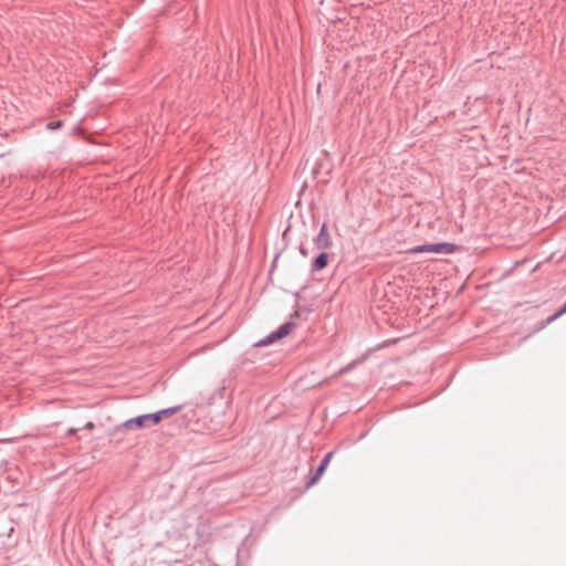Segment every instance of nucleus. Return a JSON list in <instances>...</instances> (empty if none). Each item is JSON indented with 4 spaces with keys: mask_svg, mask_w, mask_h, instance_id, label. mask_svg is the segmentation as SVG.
<instances>
[{
    "mask_svg": "<svg viewBox=\"0 0 566 566\" xmlns=\"http://www.w3.org/2000/svg\"><path fill=\"white\" fill-rule=\"evenodd\" d=\"M459 250V247L449 242H439L431 244H422L417 245L409 249L410 253H422V252H432V253H441V254H451Z\"/></svg>",
    "mask_w": 566,
    "mask_h": 566,
    "instance_id": "nucleus-1",
    "label": "nucleus"
},
{
    "mask_svg": "<svg viewBox=\"0 0 566 566\" xmlns=\"http://www.w3.org/2000/svg\"><path fill=\"white\" fill-rule=\"evenodd\" d=\"M296 327V324L293 321H289L281 325L276 331L269 334L264 339L258 342L255 346H266L269 344H272L276 340H280L287 336L294 328Z\"/></svg>",
    "mask_w": 566,
    "mask_h": 566,
    "instance_id": "nucleus-2",
    "label": "nucleus"
},
{
    "mask_svg": "<svg viewBox=\"0 0 566 566\" xmlns=\"http://www.w3.org/2000/svg\"><path fill=\"white\" fill-rule=\"evenodd\" d=\"M149 424H154V413L142 415L132 419L124 421L122 424L115 428L116 431L120 429H139Z\"/></svg>",
    "mask_w": 566,
    "mask_h": 566,
    "instance_id": "nucleus-3",
    "label": "nucleus"
},
{
    "mask_svg": "<svg viewBox=\"0 0 566 566\" xmlns=\"http://www.w3.org/2000/svg\"><path fill=\"white\" fill-rule=\"evenodd\" d=\"M314 243L318 250H326L332 247L333 242L326 223H323L317 237L314 239Z\"/></svg>",
    "mask_w": 566,
    "mask_h": 566,
    "instance_id": "nucleus-4",
    "label": "nucleus"
},
{
    "mask_svg": "<svg viewBox=\"0 0 566 566\" xmlns=\"http://www.w3.org/2000/svg\"><path fill=\"white\" fill-rule=\"evenodd\" d=\"M329 262V254L322 250V252L313 260L311 264L312 272H319L324 270Z\"/></svg>",
    "mask_w": 566,
    "mask_h": 566,
    "instance_id": "nucleus-5",
    "label": "nucleus"
},
{
    "mask_svg": "<svg viewBox=\"0 0 566 566\" xmlns=\"http://www.w3.org/2000/svg\"><path fill=\"white\" fill-rule=\"evenodd\" d=\"M182 409L181 405L166 408L163 410H159L157 412H154V424L159 423L164 418H169L179 412Z\"/></svg>",
    "mask_w": 566,
    "mask_h": 566,
    "instance_id": "nucleus-6",
    "label": "nucleus"
},
{
    "mask_svg": "<svg viewBox=\"0 0 566 566\" xmlns=\"http://www.w3.org/2000/svg\"><path fill=\"white\" fill-rule=\"evenodd\" d=\"M566 313V302L551 316H548L546 319L542 321L537 329H542L546 327L548 324L553 323L555 319H557L559 316Z\"/></svg>",
    "mask_w": 566,
    "mask_h": 566,
    "instance_id": "nucleus-7",
    "label": "nucleus"
},
{
    "mask_svg": "<svg viewBox=\"0 0 566 566\" xmlns=\"http://www.w3.org/2000/svg\"><path fill=\"white\" fill-rule=\"evenodd\" d=\"M325 470L326 468L319 464L318 468L316 469L315 474L306 482V488L314 485L319 480Z\"/></svg>",
    "mask_w": 566,
    "mask_h": 566,
    "instance_id": "nucleus-8",
    "label": "nucleus"
},
{
    "mask_svg": "<svg viewBox=\"0 0 566 566\" xmlns=\"http://www.w3.org/2000/svg\"><path fill=\"white\" fill-rule=\"evenodd\" d=\"M367 355H363L360 358L355 359L354 361L349 363L346 367H344L340 373H346L353 369L356 365L363 363L366 359Z\"/></svg>",
    "mask_w": 566,
    "mask_h": 566,
    "instance_id": "nucleus-9",
    "label": "nucleus"
},
{
    "mask_svg": "<svg viewBox=\"0 0 566 566\" xmlns=\"http://www.w3.org/2000/svg\"><path fill=\"white\" fill-rule=\"evenodd\" d=\"M62 126H63V120H56V122H50L46 125V128L50 130H55V129L61 128Z\"/></svg>",
    "mask_w": 566,
    "mask_h": 566,
    "instance_id": "nucleus-10",
    "label": "nucleus"
},
{
    "mask_svg": "<svg viewBox=\"0 0 566 566\" xmlns=\"http://www.w3.org/2000/svg\"><path fill=\"white\" fill-rule=\"evenodd\" d=\"M332 457H333V452H332V451H331V452H328V453H326V454H325V457L323 458V460L321 461V464H322L324 468H327V465H328V463H329V461H331Z\"/></svg>",
    "mask_w": 566,
    "mask_h": 566,
    "instance_id": "nucleus-11",
    "label": "nucleus"
},
{
    "mask_svg": "<svg viewBox=\"0 0 566 566\" xmlns=\"http://www.w3.org/2000/svg\"><path fill=\"white\" fill-rule=\"evenodd\" d=\"M300 252H301V254H302L303 256H307V254H308V253H307V250H306L303 245H301V247H300Z\"/></svg>",
    "mask_w": 566,
    "mask_h": 566,
    "instance_id": "nucleus-12",
    "label": "nucleus"
},
{
    "mask_svg": "<svg viewBox=\"0 0 566 566\" xmlns=\"http://www.w3.org/2000/svg\"><path fill=\"white\" fill-rule=\"evenodd\" d=\"M85 429H93L94 428V423L92 421H88L85 426H84Z\"/></svg>",
    "mask_w": 566,
    "mask_h": 566,
    "instance_id": "nucleus-13",
    "label": "nucleus"
},
{
    "mask_svg": "<svg viewBox=\"0 0 566 566\" xmlns=\"http://www.w3.org/2000/svg\"><path fill=\"white\" fill-rule=\"evenodd\" d=\"M75 432H76V429H73V428H71V429L67 431V433H69V434H74Z\"/></svg>",
    "mask_w": 566,
    "mask_h": 566,
    "instance_id": "nucleus-14",
    "label": "nucleus"
},
{
    "mask_svg": "<svg viewBox=\"0 0 566 566\" xmlns=\"http://www.w3.org/2000/svg\"><path fill=\"white\" fill-rule=\"evenodd\" d=\"M300 314L297 311L294 312V314L292 315V317H297Z\"/></svg>",
    "mask_w": 566,
    "mask_h": 566,
    "instance_id": "nucleus-15",
    "label": "nucleus"
}]
</instances>
